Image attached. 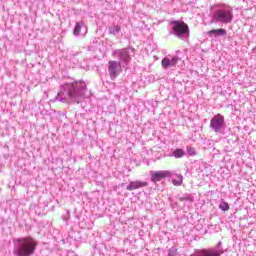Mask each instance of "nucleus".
<instances>
[{
  "mask_svg": "<svg viewBox=\"0 0 256 256\" xmlns=\"http://www.w3.org/2000/svg\"><path fill=\"white\" fill-rule=\"evenodd\" d=\"M85 91H87V84L83 81L65 82L60 85L55 101L79 104L85 99Z\"/></svg>",
  "mask_w": 256,
  "mask_h": 256,
  "instance_id": "f257e3e1",
  "label": "nucleus"
},
{
  "mask_svg": "<svg viewBox=\"0 0 256 256\" xmlns=\"http://www.w3.org/2000/svg\"><path fill=\"white\" fill-rule=\"evenodd\" d=\"M211 23L229 25L233 23V7L227 4H214L210 7Z\"/></svg>",
  "mask_w": 256,
  "mask_h": 256,
  "instance_id": "f03ea898",
  "label": "nucleus"
},
{
  "mask_svg": "<svg viewBox=\"0 0 256 256\" xmlns=\"http://www.w3.org/2000/svg\"><path fill=\"white\" fill-rule=\"evenodd\" d=\"M13 253L15 256H31L37 249V240L31 236L21 237L13 240Z\"/></svg>",
  "mask_w": 256,
  "mask_h": 256,
  "instance_id": "7ed1b4c3",
  "label": "nucleus"
},
{
  "mask_svg": "<svg viewBox=\"0 0 256 256\" xmlns=\"http://www.w3.org/2000/svg\"><path fill=\"white\" fill-rule=\"evenodd\" d=\"M133 55H135V49L132 47L114 50L112 53L113 57L119 59L118 63L122 65V67H127V65L131 63V57H133Z\"/></svg>",
  "mask_w": 256,
  "mask_h": 256,
  "instance_id": "20e7f679",
  "label": "nucleus"
},
{
  "mask_svg": "<svg viewBox=\"0 0 256 256\" xmlns=\"http://www.w3.org/2000/svg\"><path fill=\"white\" fill-rule=\"evenodd\" d=\"M170 27L172 29L170 33H173L178 39L185 41L189 38V25L185 24V22L173 21L170 23Z\"/></svg>",
  "mask_w": 256,
  "mask_h": 256,
  "instance_id": "39448f33",
  "label": "nucleus"
},
{
  "mask_svg": "<svg viewBox=\"0 0 256 256\" xmlns=\"http://www.w3.org/2000/svg\"><path fill=\"white\" fill-rule=\"evenodd\" d=\"M210 129L217 135H225V129H227L225 116L221 114L214 115L210 120Z\"/></svg>",
  "mask_w": 256,
  "mask_h": 256,
  "instance_id": "423d86ee",
  "label": "nucleus"
},
{
  "mask_svg": "<svg viewBox=\"0 0 256 256\" xmlns=\"http://www.w3.org/2000/svg\"><path fill=\"white\" fill-rule=\"evenodd\" d=\"M224 253L223 243L218 242L217 245L213 247L196 250L194 256H221Z\"/></svg>",
  "mask_w": 256,
  "mask_h": 256,
  "instance_id": "0eeeda50",
  "label": "nucleus"
},
{
  "mask_svg": "<svg viewBox=\"0 0 256 256\" xmlns=\"http://www.w3.org/2000/svg\"><path fill=\"white\" fill-rule=\"evenodd\" d=\"M175 175L174 171L169 170H159L150 171V180L152 183H159V181H163V179H171Z\"/></svg>",
  "mask_w": 256,
  "mask_h": 256,
  "instance_id": "6e6552de",
  "label": "nucleus"
},
{
  "mask_svg": "<svg viewBox=\"0 0 256 256\" xmlns=\"http://www.w3.org/2000/svg\"><path fill=\"white\" fill-rule=\"evenodd\" d=\"M121 67H123V65L117 61L111 60L108 62V73L112 80L117 79L119 76V69H121Z\"/></svg>",
  "mask_w": 256,
  "mask_h": 256,
  "instance_id": "1a4fd4ad",
  "label": "nucleus"
},
{
  "mask_svg": "<svg viewBox=\"0 0 256 256\" xmlns=\"http://www.w3.org/2000/svg\"><path fill=\"white\" fill-rule=\"evenodd\" d=\"M175 1L176 0H159V5L161 11L165 13H174L175 12Z\"/></svg>",
  "mask_w": 256,
  "mask_h": 256,
  "instance_id": "9d476101",
  "label": "nucleus"
},
{
  "mask_svg": "<svg viewBox=\"0 0 256 256\" xmlns=\"http://www.w3.org/2000/svg\"><path fill=\"white\" fill-rule=\"evenodd\" d=\"M180 61L179 57L173 56L172 58L164 57L161 61L163 69H171V67H177V63Z\"/></svg>",
  "mask_w": 256,
  "mask_h": 256,
  "instance_id": "9b49d317",
  "label": "nucleus"
},
{
  "mask_svg": "<svg viewBox=\"0 0 256 256\" xmlns=\"http://www.w3.org/2000/svg\"><path fill=\"white\" fill-rule=\"evenodd\" d=\"M149 185V182L145 181H131L129 185L126 187L127 191H135L136 189H142V187H147Z\"/></svg>",
  "mask_w": 256,
  "mask_h": 256,
  "instance_id": "f8f14e48",
  "label": "nucleus"
},
{
  "mask_svg": "<svg viewBox=\"0 0 256 256\" xmlns=\"http://www.w3.org/2000/svg\"><path fill=\"white\" fill-rule=\"evenodd\" d=\"M209 37H225L227 35V30L223 28L213 29L207 32Z\"/></svg>",
  "mask_w": 256,
  "mask_h": 256,
  "instance_id": "ddd939ff",
  "label": "nucleus"
},
{
  "mask_svg": "<svg viewBox=\"0 0 256 256\" xmlns=\"http://www.w3.org/2000/svg\"><path fill=\"white\" fill-rule=\"evenodd\" d=\"M185 155V150L181 148H176L175 150H172L168 157H174L175 159H183V156Z\"/></svg>",
  "mask_w": 256,
  "mask_h": 256,
  "instance_id": "4468645a",
  "label": "nucleus"
},
{
  "mask_svg": "<svg viewBox=\"0 0 256 256\" xmlns=\"http://www.w3.org/2000/svg\"><path fill=\"white\" fill-rule=\"evenodd\" d=\"M85 29V31H87V27H85V22L83 21H79L76 23L74 30H73V34L75 35V37H79L80 33H81V29Z\"/></svg>",
  "mask_w": 256,
  "mask_h": 256,
  "instance_id": "2eb2a0df",
  "label": "nucleus"
},
{
  "mask_svg": "<svg viewBox=\"0 0 256 256\" xmlns=\"http://www.w3.org/2000/svg\"><path fill=\"white\" fill-rule=\"evenodd\" d=\"M108 33L109 35H119V33H121V26L113 24L111 26L108 27Z\"/></svg>",
  "mask_w": 256,
  "mask_h": 256,
  "instance_id": "dca6fc26",
  "label": "nucleus"
},
{
  "mask_svg": "<svg viewBox=\"0 0 256 256\" xmlns=\"http://www.w3.org/2000/svg\"><path fill=\"white\" fill-rule=\"evenodd\" d=\"M173 177H176V178L172 179V183H173V185H175V187H179V186L183 185V175L176 174L174 172Z\"/></svg>",
  "mask_w": 256,
  "mask_h": 256,
  "instance_id": "f3484780",
  "label": "nucleus"
},
{
  "mask_svg": "<svg viewBox=\"0 0 256 256\" xmlns=\"http://www.w3.org/2000/svg\"><path fill=\"white\" fill-rule=\"evenodd\" d=\"M218 208L220 209V211H229V203H227V202H225V201H223V200H221L220 201V204L218 205Z\"/></svg>",
  "mask_w": 256,
  "mask_h": 256,
  "instance_id": "a211bd4d",
  "label": "nucleus"
},
{
  "mask_svg": "<svg viewBox=\"0 0 256 256\" xmlns=\"http://www.w3.org/2000/svg\"><path fill=\"white\" fill-rule=\"evenodd\" d=\"M186 151L190 157H195V155H197V150H195L193 146H187Z\"/></svg>",
  "mask_w": 256,
  "mask_h": 256,
  "instance_id": "6ab92c4d",
  "label": "nucleus"
},
{
  "mask_svg": "<svg viewBox=\"0 0 256 256\" xmlns=\"http://www.w3.org/2000/svg\"><path fill=\"white\" fill-rule=\"evenodd\" d=\"M179 201H189L190 203H193V196L191 194H184L183 196H180Z\"/></svg>",
  "mask_w": 256,
  "mask_h": 256,
  "instance_id": "aec40b11",
  "label": "nucleus"
},
{
  "mask_svg": "<svg viewBox=\"0 0 256 256\" xmlns=\"http://www.w3.org/2000/svg\"><path fill=\"white\" fill-rule=\"evenodd\" d=\"M168 256H177V248L172 247L168 251Z\"/></svg>",
  "mask_w": 256,
  "mask_h": 256,
  "instance_id": "412c9836",
  "label": "nucleus"
},
{
  "mask_svg": "<svg viewBox=\"0 0 256 256\" xmlns=\"http://www.w3.org/2000/svg\"><path fill=\"white\" fill-rule=\"evenodd\" d=\"M69 219V211H67L66 215L63 217V221H67Z\"/></svg>",
  "mask_w": 256,
  "mask_h": 256,
  "instance_id": "4be33fe9",
  "label": "nucleus"
},
{
  "mask_svg": "<svg viewBox=\"0 0 256 256\" xmlns=\"http://www.w3.org/2000/svg\"><path fill=\"white\" fill-rule=\"evenodd\" d=\"M173 205H177V202L173 203V204H172V207H173Z\"/></svg>",
  "mask_w": 256,
  "mask_h": 256,
  "instance_id": "5701e85b",
  "label": "nucleus"
}]
</instances>
